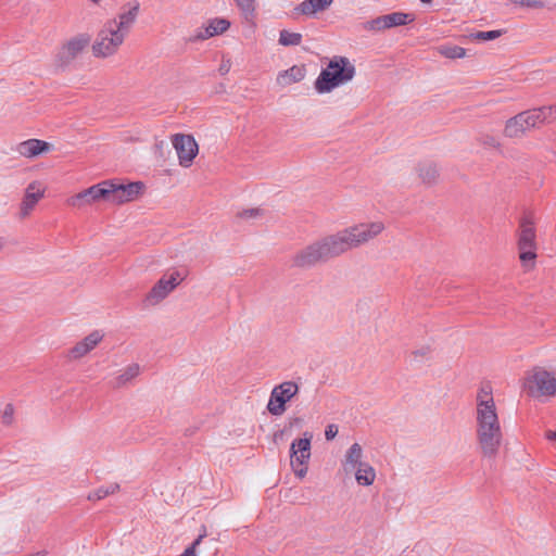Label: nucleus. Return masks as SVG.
<instances>
[{"label":"nucleus","mask_w":556,"mask_h":556,"mask_svg":"<svg viewBox=\"0 0 556 556\" xmlns=\"http://www.w3.org/2000/svg\"><path fill=\"white\" fill-rule=\"evenodd\" d=\"M386 229L384 222L377 219L351 225L334 233L325 236L292 256V265L300 268L313 267L338 257L376 239Z\"/></svg>","instance_id":"f257e3e1"},{"label":"nucleus","mask_w":556,"mask_h":556,"mask_svg":"<svg viewBox=\"0 0 556 556\" xmlns=\"http://www.w3.org/2000/svg\"><path fill=\"white\" fill-rule=\"evenodd\" d=\"M139 3L134 2L124 7L116 17L108 20L99 30L92 45L96 58L106 59L116 54L136 22Z\"/></svg>","instance_id":"f03ea898"},{"label":"nucleus","mask_w":556,"mask_h":556,"mask_svg":"<svg viewBox=\"0 0 556 556\" xmlns=\"http://www.w3.org/2000/svg\"><path fill=\"white\" fill-rule=\"evenodd\" d=\"M355 76V66L345 56H333L321 70L314 83L315 90L323 94L351 81Z\"/></svg>","instance_id":"7ed1b4c3"},{"label":"nucleus","mask_w":556,"mask_h":556,"mask_svg":"<svg viewBox=\"0 0 556 556\" xmlns=\"http://www.w3.org/2000/svg\"><path fill=\"white\" fill-rule=\"evenodd\" d=\"M517 249L523 267H533L538 256L536 229L530 216H523L517 231Z\"/></svg>","instance_id":"20e7f679"},{"label":"nucleus","mask_w":556,"mask_h":556,"mask_svg":"<svg viewBox=\"0 0 556 556\" xmlns=\"http://www.w3.org/2000/svg\"><path fill=\"white\" fill-rule=\"evenodd\" d=\"M313 434L308 431L302 438L294 439L290 445V466L295 477L303 479L307 475L311 459Z\"/></svg>","instance_id":"39448f33"},{"label":"nucleus","mask_w":556,"mask_h":556,"mask_svg":"<svg viewBox=\"0 0 556 556\" xmlns=\"http://www.w3.org/2000/svg\"><path fill=\"white\" fill-rule=\"evenodd\" d=\"M525 387L534 397H553L556 395L555 376L541 368H534L526 378Z\"/></svg>","instance_id":"423d86ee"},{"label":"nucleus","mask_w":556,"mask_h":556,"mask_svg":"<svg viewBox=\"0 0 556 556\" xmlns=\"http://www.w3.org/2000/svg\"><path fill=\"white\" fill-rule=\"evenodd\" d=\"M300 392V386L293 380H286L276 384L269 395L267 410L273 416H281L287 410V404Z\"/></svg>","instance_id":"0eeeda50"},{"label":"nucleus","mask_w":556,"mask_h":556,"mask_svg":"<svg viewBox=\"0 0 556 556\" xmlns=\"http://www.w3.org/2000/svg\"><path fill=\"white\" fill-rule=\"evenodd\" d=\"M501 425L490 384H482L476 396V425Z\"/></svg>","instance_id":"6e6552de"},{"label":"nucleus","mask_w":556,"mask_h":556,"mask_svg":"<svg viewBox=\"0 0 556 556\" xmlns=\"http://www.w3.org/2000/svg\"><path fill=\"white\" fill-rule=\"evenodd\" d=\"M184 280L178 270L164 274L146 294L143 303L146 306H155L164 301Z\"/></svg>","instance_id":"1a4fd4ad"},{"label":"nucleus","mask_w":556,"mask_h":556,"mask_svg":"<svg viewBox=\"0 0 556 556\" xmlns=\"http://www.w3.org/2000/svg\"><path fill=\"white\" fill-rule=\"evenodd\" d=\"M476 435L482 456L494 458L503 441L501 425H476Z\"/></svg>","instance_id":"9d476101"},{"label":"nucleus","mask_w":556,"mask_h":556,"mask_svg":"<svg viewBox=\"0 0 556 556\" xmlns=\"http://www.w3.org/2000/svg\"><path fill=\"white\" fill-rule=\"evenodd\" d=\"M172 144L177 153L181 167L188 168L192 165L199 153V146L192 135L175 134L172 136Z\"/></svg>","instance_id":"9b49d317"},{"label":"nucleus","mask_w":556,"mask_h":556,"mask_svg":"<svg viewBox=\"0 0 556 556\" xmlns=\"http://www.w3.org/2000/svg\"><path fill=\"white\" fill-rule=\"evenodd\" d=\"M108 180L93 185L67 199V204L73 207L81 208L96 202H108Z\"/></svg>","instance_id":"f8f14e48"},{"label":"nucleus","mask_w":556,"mask_h":556,"mask_svg":"<svg viewBox=\"0 0 556 556\" xmlns=\"http://www.w3.org/2000/svg\"><path fill=\"white\" fill-rule=\"evenodd\" d=\"M90 43L88 35H78L67 40L58 51L55 62L59 66H66L73 62Z\"/></svg>","instance_id":"ddd939ff"},{"label":"nucleus","mask_w":556,"mask_h":556,"mask_svg":"<svg viewBox=\"0 0 556 556\" xmlns=\"http://www.w3.org/2000/svg\"><path fill=\"white\" fill-rule=\"evenodd\" d=\"M111 187H108V203L123 204L135 200L143 189L142 182H130L127 185L118 184L114 180H108Z\"/></svg>","instance_id":"4468645a"},{"label":"nucleus","mask_w":556,"mask_h":556,"mask_svg":"<svg viewBox=\"0 0 556 556\" xmlns=\"http://www.w3.org/2000/svg\"><path fill=\"white\" fill-rule=\"evenodd\" d=\"M46 187L39 180H34L27 185L24 195L20 203L18 218L26 219L31 215L37 204L43 199Z\"/></svg>","instance_id":"2eb2a0df"},{"label":"nucleus","mask_w":556,"mask_h":556,"mask_svg":"<svg viewBox=\"0 0 556 556\" xmlns=\"http://www.w3.org/2000/svg\"><path fill=\"white\" fill-rule=\"evenodd\" d=\"M104 334L100 330H93L80 341L76 342L65 353L68 362L78 361L93 351L103 340Z\"/></svg>","instance_id":"dca6fc26"},{"label":"nucleus","mask_w":556,"mask_h":556,"mask_svg":"<svg viewBox=\"0 0 556 556\" xmlns=\"http://www.w3.org/2000/svg\"><path fill=\"white\" fill-rule=\"evenodd\" d=\"M52 150H53L52 143L45 141V140L35 139V138L24 140V141L17 143L14 148V151L20 156L25 157V159H35V157H38L39 155L49 153Z\"/></svg>","instance_id":"f3484780"},{"label":"nucleus","mask_w":556,"mask_h":556,"mask_svg":"<svg viewBox=\"0 0 556 556\" xmlns=\"http://www.w3.org/2000/svg\"><path fill=\"white\" fill-rule=\"evenodd\" d=\"M140 374V365L137 363H131L112 374L108 384L114 390L124 389L130 386Z\"/></svg>","instance_id":"a211bd4d"},{"label":"nucleus","mask_w":556,"mask_h":556,"mask_svg":"<svg viewBox=\"0 0 556 556\" xmlns=\"http://www.w3.org/2000/svg\"><path fill=\"white\" fill-rule=\"evenodd\" d=\"M521 114L531 129L554 121L556 118V106H541L521 112Z\"/></svg>","instance_id":"6ab92c4d"},{"label":"nucleus","mask_w":556,"mask_h":556,"mask_svg":"<svg viewBox=\"0 0 556 556\" xmlns=\"http://www.w3.org/2000/svg\"><path fill=\"white\" fill-rule=\"evenodd\" d=\"M230 27V22L223 17L211 18L198 29L194 35V40H206L214 36H218L227 31Z\"/></svg>","instance_id":"aec40b11"},{"label":"nucleus","mask_w":556,"mask_h":556,"mask_svg":"<svg viewBox=\"0 0 556 556\" xmlns=\"http://www.w3.org/2000/svg\"><path fill=\"white\" fill-rule=\"evenodd\" d=\"M333 0H304L293 9V16L314 17L317 13L327 10Z\"/></svg>","instance_id":"412c9836"},{"label":"nucleus","mask_w":556,"mask_h":556,"mask_svg":"<svg viewBox=\"0 0 556 556\" xmlns=\"http://www.w3.org/2000/svg\"><path fill=\"white\" fill-rule=\"evenodd\" d=\"M528 130H530V127L527 123V119L521 113H519L506 122L504 135L508 138H519L523 136Z\"/></svg>","instance_id":"4be33fe9"},{"label":"nucleus","mask_w":556,"mask_h":556,"mask_svg":"<svg viewBox=\"0 0 556 556\" xmlns=\"http://www.w3.org/2000/svg\"><path fill=\"white\" fill-rule=\"evenodd\" d=\"M362 458H363L362 446L358 443H353L344 455V459L342 463L344 471L345 472L354 471L358 466L364 464V462H362Z\"/></svg>","instance_id":"5701e85b"},{"label":"nucleus","mask_w":556,"mask_h":556,"mask_svg":"<svg viewBox=\"0 0 556 556\" xmlns=\"http://www.w3.org/2000/svg\"><path fill=\"white\" fill-rule=\"evenodd\" d=\"M306 74V71L303 66L293 65L292 67L279 72L277 75V84L286 87L295 83L301 81L304 79Z\"/></svg>","instance_id":"b1692460"},{"label":"nucleus","mask_w":556,"mask_h":556,"mask_svg":"<svg viewBox=\"0 0 556 556\" xmlns=\"http://www.w3.org/2000/svg\"><path fill=\"white\" fill-rule=\"evenodd\" d=\"M354 471L355 480L359 485L369 486L375 482L376 471L368 463L362 464Z\"/></svg>","instance_id":"393cba45"},{"label":"nucleus","mask_w":556,"mask_h":556,"mask_svg":"<svg viewBox=\"0 0 556 556\" xmlns=\"http://www.w3.org/2000/svg\"><path fill=\"white\" fill-rule=\"evenodd\" d=\"M418 177L424 184L431 185L435 182L439 173L437 165L431 162H424L417 166Z\"/></svg>","instance_id":"a878e982"},{"label":"nucleus","mask_w":556,"mask_h":556,"mask_svg":"<svg viewBox=\"0 0 556 556\" xmlns=\"http://www.w3.org/2000/svg\"><path fill=\"white\" fill-rule=\"evenodd\" d=\"M384 17H386V23H387L388 29L395 27V26L406 25V24L413 22V20H414L410 14L403 13V12H393L390 14H386Z\"/></svg>","instance_id":"bb28decb"},{"label":"nucleus","mask_w":556,"mask_h":556,"mask_svg":"<svg viewBox=\"0 0 556 556\" xmlns=\"http://www.w3.org/2000/svg\"><path fill=\"white\" fill-rule=\"evenodd\" d=\"M119 490V485L117 483H110L108 485H102L97 490L90 492L87 496L88 501H100L109 495L116 493Z\"/></svg>","instance_id":"cd10ccee"},{"label":"nucleus","mask_w":556,"mask_h":556,"mask_svg":"<svg viewBox=\"0 0 556 556\" xmlns=\"http://www.w3.org/2000/svg\"><path fill=\"white\" fill-rule=\"evenodd\" d=\"M438 52L447 59H462L466 55V50L455 45H442L438 48Z\"/></svg>","instance_id":"c85d7f7f"},{"label":"nucleus","mask_w":556,"mask_h":556,"mask_svg":"<svg viewBox=\"0 0 556 556\" xmlns=\"http://www.w3.org/2000/svg\"><path fill=\"white\" fill-rule=\"evenodd\" d=\"M278 42L281 46H299L302 42V35L300 33H292L289 30H281L279 34Z\"/></svg>","instance_id":"c756f323"},{"label":"nucleus","mask_w":556,"mask_h":556,"mask_svg":"<svg viewBox=\"0 0 556 556\" xmlns=\"http://www.w3.org/2000/svg\"><path fill=\"white\" fill-rule=\"evenodd\" d=\"M245 20L254 17L256 10V0H235Z\"/></svg>","instance_id":"7c9ffc66"},{"label":"nucleus","mask_w":556,"mask_h":556,"mask_svg":"<svg viewBox=\"0 0 556 556\" xmlns=\"http://www.w3.org/2000/svg\"><path fill=\"white\" fill-rule=\"evenodd\" d=\"M363 28L368 31H381L388 29L384 15L365 22L363 24Z\"/></svg>","instance_id":"2f4dec72"},{"label":"nucleus","mask_w":556,"mask_h":556,"mask_svg":"<svg viewBox=\"0 0 556 556\" xmlns=\"http://www.w3.org/2000/svg\"><path fill=\"white\" fill-rule=\"evenodd\" d=\"M14 406L13 404L9 403L7 404L3 409L0 412V418L1 422L5 426H10L14 421Z\"/></svg>","instance_id":"473e14b6"},{"label":"nucleus","mask_w":556,"mask_h":556,"mask_svg":"<svg viewBox=\"0 0 556 556\" xmlns=\"http://www.w3.org/2000/svg\"><path fill=\"white\" fill-rule=\"evenodd\" d=\"M206 529L203 526L202 532L199 534V536L194 540V542L187 547L184 553L180 556H195V547L202 542V540L206 536Z\"/></svg>","instance_id":"72a5a7b5"},{"label":"nucleus","mask_w":556,"mask_h":556,"mask_svg":"<svg viewBox=\"0 0 556 556\" xmlns=\"http://www.w3.org/2000/svg\"><path fill=\"white\" fill-rule=\"evenodd\" d=\"M501 34V30L478 31L473 35V38L482 41H489L498 38Z\"/></svg>","instance_id":"f704fd0d"},{"label":"nucleus","mask_w":556,"mask_h":556,"mask_svg":"<svg viewBox=\"0 0 556 556\" xmlns=\"http://www.w3.org/2000/svg\"><path fill=\"white\" fill-rule=\"evenodd\" d=\"M262 215L261 208H248L239 213V217L242 219H254Z\"/></svg>","instance_id":"c9c22d12"},{"label":"nucleus","mask_w":556,"mask_h":556,"mask_svg":"<svg viewBox=\"0 0 556 556\" xmlns=\"http://www.w3.org/2000/svg\"><path fill=\"white\" fill-rule=\"evenodd\" d=\"M338 426L334 424H330L326 427L325 430V438L327 441L333 440L338 434Z\"/></svg>","instance_id":"e433bc0d"},{"label":"nucleus","mask_w":556,"mask_h":556,"mask_svg":"<svg viewBox=\"0 0 556 556\" xmlns=\"http://www.w3.org/2000/svg\"><path fill=\"white\" fill-rule=\"evenodd\" d=\"M520 4L527 8H543L544 3L541 0H521Z\"/></svg>","instance_id":"4c0bfd02"},{"label":"nucleus","mask_w":556,"mask_h":556,"mask_svg":"<svg viewBox=\"0 0 556 556\" xmlns=\"http://www.w3.org/2000/svg\"><path fill=\"white\" fill-rule=\"evenodd\" d=\"M231 67V62L229 59L223 60L222 64L219 65L218 72L220 75H226Z\"/></svg>","instance_id":"58836bf2"},{"label":"nucleus","mask_w":556,"mask_h":556,"mask_svg":"<svg viewBox=\"0 0 556 556\" xmlns=\"http://www.w3.org/2000/svg\"><path fill=\"white\" fill-rule=\"evenodd\" d=\"M483 143L486 144V146L493 147V148L498 147V142L496 141V139H494L492 137H486L483 140Z\"/></svg>","instance_id":"ea45409f"},{"label":"nucleus","mask_w":556,"mask_h":556,"mask_svg":"<svg viewBox=\"0 0 556 556\" xmlns=\"http://www.w3.org/2000/svg\"><path fill=\"white\" fill-rule=\"evenodd\" d=\"M548 439L556 440V432H552L551 434H548Z\"/></svg>","instance_id":"a19ab883"},{"label":"nucleus","mask_w":556,"mask_h":556,"mask_svg":"<svg viewBox=\"0 0 556 556\" xmlns=\"http://www.w3.org/2000/svg\"><path fill=\"white\" fill-rule=\"evenodd\" d=\"M422 3H430L431 0H420Z\"/></svg>","instance_id":"79ce46f5"},{"label":"nucleus","mask_w":556,"mask_h":556,"mask_svg":"<svg viewBox=\"0 0 556 556\" xmlns=\"http://www.w3.org/2000/svg\"><path fill=\"white\" fill-rule=\"evenodd\" d=\"M3 245V242L0 240V251L2 250Z\"/></svg>","instance_id":"37998d69"}]
</instances>
